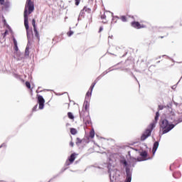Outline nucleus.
Wrapping results in <instances>:
<instances>
[{"mask_svg":"<svg viewBox=\"0 0 182 182\" xmlns=\"http://www.w3.org/2000/svg\"><path fill=\"white\" fill-rule=\"evenodd\" d=\"M90 102L85 100L82 105V110L80 112V117L82 119V121L85 124L86 127H88L92 124L90 117Z\"/></svg>","mask_w":182,"mask_h":182,"instance_id":"1","label":"nucleus"},{"mask_svg":"<svg viewBox=\"0 0 182 182\" xmlns=\"http://www.w3.org/2000/svg\"><path fill=\"white\" fill-rule=\"evenodd\" d=\"M35 9L34 3L31 0H27L26 5L24 9V26L26 31L29 29L28 25V14H31L33 12Z\"/></svg>","mask_w":182,"mask_h":182,"instance_id":"2","label":"nucleus"},{"mask_svg":"<svg viewBox=\"0 0 182 182\" xmlns=\"http://www.w3.org/2000/svg\"><path fill=\"white\" fill-rule=\"evenodd\" d=\"M159 127L160 130H162V134H165L172 130L175 127V125L170 124L167 119H162L160 121Z\"/></svg>","mask_w":182,"mask_h":182,"instance_id":"3","label":"nucleus"},{"mask_svg":"<svg viewBox=\"0 0 182 182\" xmlns=\"http://www.w3.org/2000/svg\"><path fill=\"white\" fill-rule=\"evenodd\" d=\"M156 122H153L150 124L149 126V128L146 129V131L144 132V134L141 136V141H144L151 135V132L154 130V129L156 127Z\"/></svg>","mask_w":182,"mask_h":182,"instance_id":"4","label":"nucleus"},{"mask_svg":"<svg viewBox=\"0 0 182 182\" xmlns=\"http://www.w3.org/2000/svg\"><path fill=\"white\" fill-rule=\"evenodd\" d=\"M112 17H113V13L109 11H105L103 14L101 13V19L105 20V23H107Z\"/></svg>","mask_w":182,"mask_h":182,"instance_id":"5","label":"nucleus"},{"mask_svg":"<svg viewBox=\"0 0 182 182\" xmlns=\"http://www.w3.org/2000/svg\"><path fill=\"white\" fill-rule=\"evenodd\" d=\"M122 164L127 167L126 172H127V179L125 182H131L132 181V172L130 171V169L127 167L128 164L126 160H122Z\"/></svg>","mask_w":182,"mask_h":182,"instance_id":"6","label":"nucleus"},{"mask_svg":"<svg viewBox=\"0 0 182 182\" xmlns=\"http://www.w3.org/2000/svg\"><path fill=\"white\" fill-rule=\"evenodd\" d=\"M140 156L141 157L137 158V159H134L133 158L132 160L134 162H136V161H146L147 160V156H148V153L146 151H144L140 153Z\"/></svg>","mask_w":182,"mask_h":182,"instance_id":"7","label":"nucleus"},{"mask_svg":"<svg viewBox=\"0 0 182 182\" xmlns=\"http://www.w3.org/2000/svg\"><path fill=\"white\" fill-rule=\"evenodd\" d=\"M37 103H38V109H42L45 106V99L41 95H37Z\"/></svg>","mask_w":182,"mask_h":182,"instance_id":"8","label":"nucleus"},{"mask_svg":"<svg viewBox=\"0 0 182 182\" xmlns=\"http://www.w3.org/2000/svg\"><path fill=\"white\" fill-rule=\"evenodd\" d=\"M131 26L132 28H134L135 29H142L143 28H146V26L144 24H141L138 21H132L131 23Z\"/></svg>","mask_w":182,"mask_h":182,"instance_id":"9","label":"nucleus"},{"mask_svg":"<svg viewBox=\"0 0 182 182\" xmlns=\"http://www.w3.org/2000/svg\"><path fill=\"white\" fill-rule=\"evenodd\" d=\"M77 155V154H76L75 153H73L70 155V156L68 158V159L66 161L65 166H69L70 164H73V162L75 161V160L76 159Z\"/></svg>","mask_w":182,"mask_h":182,"instance_id":"10","label":"nucleus"},{"mask_svg":"<svg viewBox=\"0 0 182 182\" xmlns=\"http://www.w3.org/2000/svg\"><path fill=\"white\" fill-rule=\"evenodd\" d=\"M97 80H95L94 82L92 84V85H91L90 90H89V91H88V92H87V94H86V96H87V97H91L92 92V90H93V88H94V87L95 86V85L97 84Z\"/></svg>","mask_w":182,"mask_h":182,"instance_id":"11","label":"nucleus"},{"mask_svg":"<svg viewBox=\"0 0 182 182\" xmlns=\"http://www.w3.org/2000/svg\"><path fill=\"white\" fill-rule=\"evenodd\" d=\"M85 12L90 14L92 13V9H90V7L85 6L84 9L81 10V14H84Z\"/></svg>","mask_w":182,"mask_h":182,"instance_id":"12","label":"nucleus"},{"mask_svg":"<svg viewBox=\"0 0 182 182\" xmlns=\"http://www.w3.org/2000/svg\"><path fill=\"white\" fill-rule=\"evenodd\" d=\"M159 141H155V142L154 143V146H153V149H152L153 155L155 154L156 150H157L158 148H159Z\"/></svg>","mask_w":182,"mask_h":182,"instance_id":"13","label":"nucleus"},{"mask_svg":"<svg viewBox=\"0 0 182 182\" xmlns=\"http://www.w3.org/2000/svg\"><path fill=\"white\" fill-rule=\"evenodd\" d=\"M112 21L113 23H117V21L119 20V16H114V15H112Z\"/></svg>","mask_w":182,"mask_h":182,"instance_id":"14","label":"nucleus"},{"mask_svg":"<svg viewBox=\"0 0 182 182\" xmlns=\"http://www.w3.org/2000/svg\"><path fill=\"white\" fill-rule=\"evenodd\" d=\"M33 32L35 37L40 41V34L39 32L38 31L37 28H33Z\"/></svg>","mask_w":182,"mask_h":182,"instance_id":"15","label":"nucleus"},{"mask_svg":"<svg viewBox=\"0 0 182 182\" xmlns=\"http://www.w3.org/2000/svg\"><path fill=\"white\" fill-rule=\"evenodd\" d=\"M13 41H14V49L16 52H18L19 50V48H18L17 41L14 38H13Z\"/></svg>","mask_w":182,"mask_h":182,"instance_id":"16","label":"nucleus"},{"mask_svg":"<svg viewBox=\"0 0 182 182\" xmlns=\"http://www.w3.org/2000/svg\"><path fill=\"white\" fill-rule=\"evenodd\" d=\"M70 132L72 135H76L77 134V131L75 128H70Z\"/></svg>","mask_w":182,"mask_h":182,"instance_id":"17","label":"nucleus"},{"mask_svg":"<svg viewBox=\"0 0 182 182\" xmlns=\"http://www.w3.org/2000/svg\"><path fill=\"white\" fill-rule=\"evenodd\" d=\"M82 143V139H81L79 137H77L76 138V141H75V144L77 146H79L80 144H81Z\"/></svg>","mask_w":182,"mask_h":182,"instance_id":"18","label":"nucleus"},{"mask_svg":"<svg viewBox=\"0 0 182 182\" xmlns=\"http://www.w3.org/2000/svg\"><path fill=\"white\" fill-rule=\"evenodd\" d=\"M68 117L71 120H74L75 119V117H74V115H73V114L72 112H68Z\"/></svg>","mask_w":182,"mask_h":182,"instance_id":"19","label":"nucleus"},{"mask_svg":"<svg viewBox=\"0 0 182 182\" xmlns=\"http://www.w3.org/2000/svg\"><path fill=\"white\" fill-rule=\"evenodd\" d=\"M119 19H121V21H122V22L124 23L127 22V18L126 16H121V17H119Z\"/></svg>","mask_w":182,"mask_h":182,"instance_id":"20","label":"nucleus"},{"mask_svg":"<svg viewBox=\"0 0 182 182\" xmlns=\"http://www.w3.org/2000/svg\"><path fill=\"white\" fill-rule=\"evenodd\" d=\"M95 131H94V129H92L91 131H90V139H93L94 138V136H95Z\"/></svg>","mask_w":182,"mask_h":182,"instance_id":"21","label":"nucleus"},{"mask_svg":"<svg viewBox=\"0 0 182 182\" xmlns=\"http://www.w3.org/2000/svg\"><path fill=\"white\" fill-rule=\"evenodd\" d=\"M173 177L175 178H178L179 177H181V173L180 172H176L173 173Z\"/></svg>","mask_w":182,"mask_h":182,"instance_id":"22","label":"nucleus"},{"mask_svg":"<svg viewBox=\"0 0 182 182\" xmlns=\"http://www.w3.org/2000/svg\"><path fill=\"white\" fill-rule=\"evenodd\" d=\"M32 26H33V29L37 28L36 25V20H35V18L32 19Z\"/></svg>","mask_w":182,"mask_h":182,"instance_id":"23","label":"nucleus"},{"mask_svg":"<svg viewBox=\"0 0 182 182\" xmlns=\"http://www.w3.org/2000/svg\"><path fill=\"white\" fill-rule=\"evenodd\" d=\"M26 86L28 89H31V85L29 82H26Z\"/></svg>","mask_w":182,"mask_h":182,"instance_id":"24","label":"nucleus"},{"mask_svg":"<svg viewBox=\"0 0 182 182\" xmlns=\"http://www.w3.org/2000/svg\"><path fill=\"white\" fill-rule=\"evenodd\" d=\"M73 33H74V32L73 31H68V36H73Z\"/></svg>","mask_w":182,"mask_h":182,"instance_id":"25","label":"nucleus"},{"mask_svg":"<svg viewBox=\"0 0 182 182\" xmlns=\"http://www.w3.org/2000/svg\"><path fill=\"white\" fill-rule=\"evenodd\" d=\"M80 1H81V0H75V4L76 6H78V5L80 4Z\"/></svg>","mask_w":182,"mask_h":182,"instance_id":"26","label":"nucleus"},{"mask_svg":"<svg viewBox=\"0 0 182 182\" xmlns=\"http://www.w3.org/2000/svg\"><path fill=\"white\" fill-rule=\"evenodd\" d=\"M69 144H70V147H72V148L74 147V145H75V144H74V142H73V141H71Z\"/></svg>","mask_w":182,"mask_h":182,"instance_id":"27","label":"nucleus"},{"mask_svg":"<svg viewBox=\"0 0 182 182\" xmlns=\"http://www.w3.org/2000/svg\"><path fill=\"white\" fill-rule=\"evenodd\" d=\"M158 108H159V110H163L164 107L163 105H159Z\"/></svg>","mask_w":182,"mask_h":182,"instance_id":"28","label":"nucleus"},{"mask_svg":"<svg viewBox=\"0 0 182 182\" xmlns=\"http://www.w3.org/2000/svg\"><path fill=\"white\" fill-rule=\"evenodd\" d=\"M0 4L4 5V0H0Z\"/></svg>","mask_w":182,"mask_h":182,"instance_id":"29","label":"nucleus"},{"mask_svg":"<svg viewBox=\"0 0 182 182\" xmlns=\"http://www.w3.org/2000/svg\"><path fill=\"white\" fill-rule=\"evenodd\" d=\"M8 30H6L5 33H4V37H5L8 33Z\"/></svg>","mask_w":182,"mask_h":182,"instance_id":"30","label":"nucleus"},{"mask_svg":"<svg viewBox=\"0 0 182 182\" xmlns=\"http://www.w3.org/2000/svg\"><path fill=\"white\" fill-rule=\"evenodd\" d=\"M159 117H158V116H155L154 119H155V122H156L158 121Z\"/></svg>","mask_w":182,"mask_h":182,"instance_id":"31","label":"nucleus"},{"mask_svg":"<svg viewBox=\"0 0 182 182\" xmlns=\"http://www.w3.org/2000/svg\"><path fill=\"white\" fill-rule=\"evenodd\" d=\"M159 115H160V114H159V112H156V116H157L158 117H159Z\"/></svg>","mask_w":182,"mask_h":182,"instance_id":"32","label":"nucleus"},{"mask_svg":"<svg viewBox=\"0 0 182 182\" xmlns=\"http://www.w3.org/2000/svg\"><path fill=\"white\" fill-rule=\"evenodd\" d=\"M102 31H103V27L100 28L99 32H102Z\"/></svg>","mask_w":182,"mask_h":182,"instance_id":"33","label":"nucleus"},{"mask_svg":"<svg viewBox=\"0 0 182 182\" xmlns=\"http://www.w3.org/2000/svg\"><path fill=\"white\" fill-rule=\"evenodd\" d=\"M36 108H37V105H36V106L33 108V110L35 111Z\"/></svg>","mask_w":182,"mask_h":182,"instance_id":"34","label":"nucleus"},{"mask_svg":"<svg viewBox=\"0 0 182 182\" xmlns=\"http://www.w3.org/2000/svg\"><path fill=\"white\" fill-rule=\"evenodd\" d=\"M28 52V48H26V54H27Z\"/></svg>","mask_w":182,"mask_h":182,"instance_id":"35","label":"nucleus"},{"mask_svg":"<svg viewBox=\"0 0 182 182\" xmlns=\"http://www.w3.org/2000/svg\"><path fill=\"white\" fill-rule=\"evenodd\" d=\"M112 38H113V36L108 37L109 39V38H110V39H112Z\"/></svg>","mask_w":182,"mask_h":182,"instance_id":"36","label":"nucleus"},{"mask_svg":"<svg viewBox=\"0 0 182 182\" xmlns=\"http://www.w3.org/2000/svg\"><path fill=\"white\" fill-rule=\"evenodd\" d=\"M172 116L174 117V114H173Z\"/></svg>","mask_w":182,"mask_h":182,"instance_id":"37","label":"nucleus"}]
</instances>
